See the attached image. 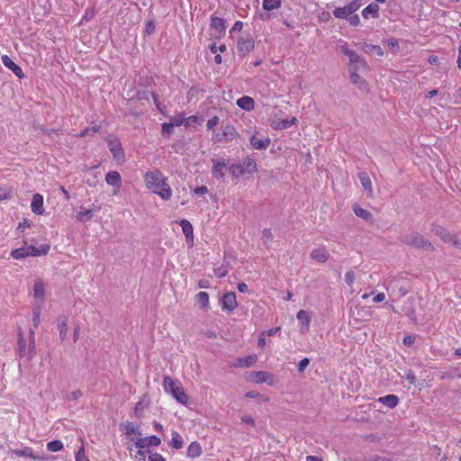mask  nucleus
Returning <instances> with one entry per match:
<instances>
[{
	"label": "nucleus",
	"instance_id": "nucleus-1",
	"mask_svg": "<svg viewBox=\"0 0 461 461\" xmlns=\"http://www.w3.org/2000/svg\"><path fill=\"white\" fill-rule=\"evenodd\" d=\"M146 186L154 194L159 195L164 201L172 196V189L167 183V177L158 169L148 171L144 176Z\"/></svg>",
	"mask_w": 461,
	"mask_h": 461
},
{
	"label": "nucleus",
	"instance_id": "nucleus-2",
	"mask_svg": "<svg viewBox=\"0 0 461 461\" xmlns=\"http://www.w3.org/2000/svg\"><path fill=\"white\" fill-rule=\"evenodd\" d=\"M401 240L408 246L422 249L427 251H433L435 249L434 246L429 240L415 230L402 234Z\"/></svg>",
	"mask_w": 461,
	"mask_h": 461
},
{
	"label": "nucleus",
	"instance_id": "nucleus-3",
	"mask_svg": "<svg viewBox=\"0 0 461 461\" xmlns=\"http://www.w3.org/2000/svg\"><path fill=\"white\" fill-rule=\"evenodd\" d=\"M50 250V246L42 244L40 247L33 245L27 246L26 244L19 249L11 251V257L14 259H22L27 257H39L46 255Z\"/></svg>",
	"mask_w": 461,
	"mask_h": 461
},
{
	"label": "nucleus",
	"instance_id": "nucleus-4",
	"mask_svg": "<svg viewBox=\"0 0 461 461\" xmlns=\"http://www.w3.org/2000/svg\"><path fill=\"white\" fill-rule=\"evenodd\" d=\"M339 51L349 59L348 70L364 72L367 70V63L356 51L348 49L347 45H339Z\"/></svg>",
	"mask_w": 461,
	"mask_h": 461
},
{
	"label": "nucleus",
	"instance_id": "nucleus-5",
	"mask_svg": "<svg viewBox=\"0 0 461 461\" xmlns=\"http://www.w3.org/2000/svg\"><path fill=\"white\" fill-rule=\"evenodd\" d=\"M164 389L167 393L172 394V396L182 404H186L188 396L185 393L182 384L179 382H176L170 376H165L164 378Z\"/></svg>",
	"mask_w": 461,
	"mask_h": 461
},
{
	"label": "nucleus",
	"instance_id": "nucleus-6",
	"mask_svg": "<svg viewBox=\"0 0 461 461\" xmlns=\"http://www.w3.org/2000/svg\"><path fill=\"white\" fill-rule=\"evenodd\" d=\"M361 6V3L359 0H354L348 5L343 7H338L333 10V15L336 18L339 19H347L350 14L355 13Z\"/></svg>",
	"mask_w": 461,
	"mask_h": 461
},
{
	"label": "nucleus",
	"instance_id": "nucleus-7",
	"mask_svg": "<svg viewBox=\"0 0 461 461\" xmlns=\"http://www.w3.org/2000/svg\"><path fill=\"white\" fill-rule=\"evenodd\" d=\"M108 148L113 155V158L117 161H123L125 158V152L122 146L121 141L118 139L108 140Z\"/></svg>",
	"mask_w": 461,
	"mask_h": 461
},
{
	"label": "nucleus",
	"instance_id": "nucleus-8",
	"mask_svg": "<svg viewBox=\"0 0 461 461\" xmlns=\"http://www.w3.org/2000/svg\"><path fill=\"white\" fill-rule=\"evenodd\" d=\"M212 175L216 179H223L225 176V172L229 169L228 165L225 163L224 159H212Z\"/></svg>",
	"mask_w": 461,
	"mask_h": 461
},
{
	"label": "nucleus",
	"instance_id": "nucleus-9",
	"mask_svg": "<svg viewBox=\"0 0 461 461\" xmlns=\"http://www.w3.org/2000/svg\"><path fill=\"white\" fill-rule=\"evenodd\" d=\"M254 40L250 36L240 37L238 41V52L240 56H245L254 49Z\"/></svg>",
	"mask_w": 461,
	"mask_h": 461
},
{
	"label": "nucleus",
	"instance_id": "nucleus-10",
	"mask_svg": "<svg viewBox=\"0 0 461 461\" xmlns=\"http://www.w3.org/2000/svg\"><path fill=\"white\" fill-rule=\"evenodd\" d=\"M274 375L265 371H252L249 374V380L256 384L267 383L271 384Z\"/></svg>",
	"mask_w": 461,
	"mask_h": 461
},
{
	"label": "nucleus",
	"instance_id": "nucleus-11",
	"mask_svg": "<svg viewBox=\"0 0 461 461\" xmlns=\"http://www.w3.org/2000/svg\"><path fill=\"white\" fill-rule=\"evenodd\" d=\"M8 454L11 458H13L14 456H17L29 457L33 460H42L43 459V457L41 456L40 455H35L33 453L32 448L30 447H25L23 449H10Z\"/></svg>",
	"mask_w": 461,
	"mask_h": 461
},
{
	"label": "nucleus",
	"instance_id": "nucleus-12",
	"mask_svg": "<svg viewBox=\"0 0 461 461\" xmlns=\"http://www.w3.org/2000/svg\"><path fill=\"white\" fill-rule=\"evenodd\" d=\"M238 306L236 294L234 292L226 293L221 298V309L226 311H233Z\"/></svg>",
	"mask_w": 461,
	"mask_h": 461
},
{
	"label": "nucleus",
	"instance_id": "nucleus-13",
	"mask_svg": "<svg viewBox=\"0 0 461 461\" xmlns=\"http://www.w3.org/2000/svg\"><path fill=\"white\" fill-rule=\"evenodd\" d=\"M160 443V438L153 435L146 438L138 437L137 440L135 441V446L138 448H146L149 446L158 447Z\"/></svg>",
	"mask_w": 461,
	"mask_h": 461
},
{
	"label": "nucleus",
	"instance_id": "nucleus-14",
	"mask_svg": "<svg viewBox=\"0 0 461 461\" xmlns=\"http://www.w3.org/2000/svg\"><path fill=\"white\" fill-rule=\"evenodd\" d=\"M2 62L10 70L13 71V73L19 78L24 77V73L23 72V69L20 66L15 64L11 58H9L7 55H4L2 57Z\"/></svg>",
	"mask_w": 461,
	"mask_h": 461
},
{
	"label": "nucleus",
	"instance_id": "nucleus-15",
	"mask_svg": "<svg viewBox=\"0 0 461 461\" xmlns=\"http://www.w3.org/2000/svg\"><path fill=\"white\" fill-rule=\"evenodd\" d=\"M310 257L312 260L324 263L329 259L330 254L324 247H320L313 249L311 251Z\"/></svg>",
	"mask_w": 461,
	"mask_h": 461
},
{
	"label": "nucleus",
	"instance_id": "nucleus-16",
	"mask_svg": "<svg viewBox=\"0 0 461 461\" xmlns=\"http://www.w3.org/2000/svg\"><path fill=\"white\" fill-rule=\"evenodd\" d=\"M211 28L217 33L218 36L225 34L226 26L223 19L212 15L211 16Z\"/></svg>",
	"mask_w": 461,
	"mask_h": 461
},
{
	"label": "nucleus",
	"instance_id": "nucleus-17",
	"mask_svg": "<svg viewBox=\"0 0 461 461\" xmlns=\"http://www.w3.org/2000/svg\"><path fill=\"white\" fill-rule=\"evenodd\" d=\"M431 231L438 236L444 242H450L453 240V234L438 224H432Z\"/></svg>",
	"mask_w": 461,
	"mask_h": 461
},
{
	"label": "nucleus",
	"instance_id": "nucleus-18",
	"mask_svg": "<svg viewBox=\"0 0 461 461\" xmlns=\"http://www.w3.org/2000/svg\"><path fill=\"white\" fill-rule=\"evenodd\" d=\"M32 211L38 215H41L44 212V207H43V196L40 194H35L32 196Z\"/></svg>",
	"mask_w": 461,
	"mask_h": 461
},
{
	"label": "nucleus",
	"instance_id": "nucleus-19",
	"mask_svg": "<svg viewBox=\"0 0 461 461\" xmlns=\"http://www.w3.org/2000/svg\"><path fill=\"white\" fill-rule=\"evenodd\" d=\"M237 105L242 110L250 112L255 107V101L252 97L244 95L237 100Z\"/></svg>",
	"mask_w": 461,
	"mask_h": 461
},
{
	"label": "nucleus",
	"instance_id": "nucleus-20",
	"mask_svg": "<svg viewBox=\"0 0 461 461\" xmlns=\"http://www.w3.org/2000/svg\"><path fill=\"white\" fill-rule=\"evenodd\" d=\"M359 71H349V78L350 81L358 86L361 90H366L367 89V83L366 81L360 77L358 74Z\"/></svg>",
	"mask_w": 461,
	"mask_h": 461
},
{
	"label": "nucleus",
	"instance_id": "nucleus-21",
	"mask_svg": "<svg viewBox=\"0 0 461 461\" xmlns=\"http://www.w3.org/2000/svg\"><path fill=\"white\" fill-rule=\"evenodd\" d=\"M256 355H249L243 357L237 358L234 366L239 367H249L252 366L256 363Z\"/></svg>",
	"mask_w": 461,
	"mask_h": 461
},
{
	"label": "nucleus",
	"instance_id": "nucleus-22",
	"mask_svg": "<svg viewBox=\"0 0 461 461\" xmlns=\"http://www.w3.org/2000/svg\"><path fill=\"white\" fill-rule=\"evenodd\" d=\"M377 402L393 409L399 403V398L395 394H387L385 396L379 397Z\"/></svg>",
	"mask_w": 461,
	"mask_h": 461
},
{
	"label": "nucleus",
	"instance_id": "nucleus-23",
	"mask_svg": "<svg viewBox=\"0 0 461 461\" xmlns=\"http://www.w3.org/2000/svg\"><path fill=\"white\" fill-rule=\"evenodd\" d=\"M105 181L108 185L116 186L118 189L121 186V176L117 171H109L105 176Z\"/></svg>",
	"mask_w": 461,
	"mask_h": 461
},
{
	"label": "nucleus",
	"instance_id": "nucleus-24",
	"mask_svg": "<svg viewBox=\"0 0 461 461\" xmlns=\"http://www.w3.org/2000/svg\"><path fill=\"white\" fill-rule=\"evenodd\" d=\"M249 142L256 149H266L270 144V140L268 138L258 139L256 136H252Z\"/></svg>",
	"mask_w": 461,
	"mask_h": 461
},
{
	"label": "nucleus",
	"instance_id": "nucleus-25",
	"mask_svg": "<svg viewBox=\"0 0 461 461\" xmlns=\"http://www.w3.org/2000/svg\"><path fill=\"white\" fill-rule=\"evenodd\" d=\"M359 180L365 191L369 196H372L373 189L370 176L366 172H363L359 174Z\"/></svg>",
	"mask_w": 461,
	"mask_h": 461
},
{
	"label": "nucleus",
	"instance_id": "nucleus-26",
	"mask_svg": "<svg viewBox=\"0 0 461 461\" xmlns=\"http://www.w3.org/2000/svg\"><path fill=\"white\" fill-rule=\"evenodd\" d=\"M68 318L67 316H62L58 319V328L59 331V338L63 341L67 338L68 334Z\"/></svg>",
	"mask_w": 461,
	"mask_h": 461
},
{
	"label": "nucleus",
	"instance_id": "nucleus-27",
	"mask_svg": "<svg viewBox=\"0 0 461 461\" xmlns=\"http://www.w3.org/2000/svg\"><path fill=\"white\" fill-rule=\"evenodd\" d=\"M202 454L201 445L197 441H193L187 447L186 456L189 458L198 457Z\"/></svg>",
	"mask_w": 461,
	"mask_h": 461
},
{
	"label": "nucleus",
	"instance_id": "nucleus-28",
	"mask_svg": "<svg viewBox=\"0 0 461 461\" xmlns=\"http://www.w3.org/2000/svg\"><path fill=\"white\" fill-rule=\"evenodd\" d=\"M17 345H18V353H19L20 357L28 356V352H27V348H26V340L23 337L22 329H19Z\"/></svg>",
	"mask_w": 461,
	"mask_h": 461
},
{
	"label": "nucleus",
	"instance_id": "nucleus-29",
	"mask_svg": "<svg viewBox=\"0 0 461 461\" xmlns=\"http://www.w3.org/2000/svg\"><path fill=\"white\" fill-rule=\"evenodd\" d=\"M229 170L233 178H239L240 176L247 174L245 166L242 163H234L229 167Z\"/></svg>",
	"mask_w": 461,
	"mask_h": 461
},
{
	"label": "nucleus",
	"instance_id": "nucleus-30",
	"mask_svg": "<svg viewBox=\"0 0 461 461\" xmlns=\"http://www.w3.org/2000/svg\"><path fill=\"white\" fill-rule=\"evenodd\" d=\"M353 211L357 217L362 218L366 221H373V214L369 211L360 207L358 204H355L353 206Z\"/></svg>",
	"mask_w": 461,
	"mask_h": 461
},
{
	"label": "nucleus",
	"instance_id": "nucleus-31",
	"mask_svg": "<svg viewBox=\"0 0 461 461\" xmlns=\"http://www.w3.org/2000/svg\"><path fill=\"white\" fill-rule=\"evenodd\" d=\"M379 6L377 4H370L366 7H365L362 11V15L365 18H368L371 14L373 17H378Z\"/></svg>",
	"mask_w": 461,
	"mask_h": 461
},
{
	"label": "nucleus",
	"instance_id": "nucleus-32",
	"mask_svg": "<svg viewBox=\"0 0 461 461\" xmlns=\"http://www.w3.org/2000/svg\"><path fill=\"white\" fill-rule=\"evenodd\" d=\"M34 297L37 299L43 300L45 295L44 284L41 280H38L34 284Z\"/></svg>",
	"mask_w": 461,
	"mask_h": 461
},
{
	"label": "nucleus",
	"instance_id": "nucleus-33",
	"mask_svg": "<svg viewBox=\"0 0 461 461\" xmlns=\"http://www.w3.org/2000/svg\"><path fill=\"white\" fill-rule=\"evenodd\" d=\"M242 165L245 166V170L247 174H252L258 171L257 162L254 158H247L243 161Z\"/></svg>",
	"mask_w": 461,
	"mask_h": 461
},
{
	"label": "nucleus",
	"instance_id": "nucleus-34",
	"mask_svg": "<svg viewBox=\"0 0 461 461\" xmlns=\"http://www.w3.org/2000/svg\"><path fill=\"white\" fill-rule=\"evenodd\" d=\"M125 434L127 436H130L131 434H134L136 435L137 437H140L141 435V432H140V426L139 425H136L135 423L133 422H127L125 424Z\"/></svg>",
	"mask_w": 461,
	"mask_h": 461
},
{
	"label": "nucleus",
	"instance_id": "nucleus-35",
	"mask_svg": "<svg viewBox=\"0 0 461 461\" xmlns=\"http://www.w3.org/2000/svg\"><path fill=\"white\" fill-rule=\"evenodd\" d=\"M296 318L299 321H301L303 324H304L307 328L310 326L311 323V315L310 313L305 310H300L297 314Z\"/></svg>",
	"mask_w": 461,
	"mask_h": 461
},
{
	"label": "nucleus",
	"instance_id": "nucleus-36",
	"mask_svg": "<svg viewBox=\"0 0 461 461\" xmlns=\"http://www.w3.org/2000/svg\"><path fill=\"white\" fill-rule=\"evenodd\" d=\"M179 224L182 227V231L186 239H189L190 237L193 238V226L191 222L187 220H182Z\"/></svg>",
	"mask_w": 461,
	"mask_h": 461
},
{
	"label": "nucleus",
	"instance_id": "nucleus-37",
	"mask_svg": "<svg viewBox=\"0 0 461 461\" xmlns=\"http://www.w3.org/2000/svg\"><path fill=\"white\" fill-rule=\"evenodd\" d=\"M93 218V211L81 208L80 211L77 212V219L79 221H87Z\"/></svg>",
	"mask_w": 461,
	"mask_h": 461
},
{
	"label": "nucleus",
	"instance_id": "nucleus-38",
	"mask_svg": "<svg viewBox=\"0 0 461 461\" xmlns=\"http://www.w3.org/2000/svg\"><path fill=\"white\" fill-rule=\"evenodd\" d=\"M183 439L182 437L179 435L177 431L172 432V440H171V447L175 449H180L183 447Z\"/></svg>",
	"mask_w": 461,
	"mask_h": 461
},
{
	"label": "nucleus",
	"instance_id": "nucleus-39",
	"mask_svg": "<svg viewBox=\"0 0 461 461\" xmlns=\"http://www.w3.org/2000/svg\"><path fill=\"white\" fill-rule=\"evenodd\" d=\"M263 8L267 11H272L280 7L281 0H263Z\"/></svg>",
	"mask_w": 461,
	"mask_h": 461
},
{
	"label": "nucleus",
	"instance_id": "nucleus-40",
	"mask_svg": "<svg viewBox=\"0 0 461 461\" xmlns=\"http://www.w3.org/2000/svg\"><path fill=\"white\" fill-rule=\"evenodd\" d=\"M196 302L202 305L203 308H206L209 305V294L206 292H199L195 295Z\"/></svg>",
	"mask_w": 461,
	"mask_h": 461
},
{
	"label": "nucleus",
	"instance_id": "nucleus-41",
	"mask_svg": "<svg viewBox=\"0 0 461 461\" xmlns=\"http://www.w3.org/2000/svg\"><path fill=\"white\" fill-rule=\"evenodd\" d=\"M221 136L224 137L225 140H231L237 136V131L231 126H226L222 132Z\"/></svg>",
	"mask_w": 461,
	"mask_h": 461
},
{
	"label": "nucleus",
	"instance_id": "nucleus-42",
	"mask_svg": "<svg viewBox=\"0 0 461 461\" xmlns=\"http://www.w3.org/2000/svg\"><path fill=\"white\" fill-rule=\"evenodd\" d=\"M63 447V443L59 439L51 440L47 443V449L50 452H58L61 450Z\"/></svg>",
	"mask_w": 461,
	"mask_h": 461
},
{
	"label": "nucleus",
	"instance_id": "nucleus-43",
	"mask_svg": "<svg viewBox=\"0 0 461 461\" xmlns=\"http://www.w3.org/2000/svg\"><path fill=\"white\" fill-rule=\"evenodd\" d=\"M186 121V118L184 114H176L170 118V122L173 123L174 126H180Z\"/></svg>",
	"mask_w": 461,
	"mask_h": 461
},
{
	"label": "nucleus",
	"instance_id": "nucleus-44",
	"mask_svg": "<svg viewBox=\"0 0 461 461\" xmlns=\"http://www.w3.org/2000/svg\"><path fill=\"white\" fill-rule=\"evenodd\" d=\"M174 125L171 122H164L162 124V135L169 137L173 132Z\"/></svg>",
	"mask_w": 461,
	"mask_h": 461
},
{
	"label": "nucleus",
	"instance_id": "nucleus-45",
	"mask_svg": "<svg viewBox=\"0 0 461 461\" xmlns=\"http://www.w3.org/2000/svg\"><path fill=\"white\" fill-rule=\"evenodd\" d=\"M41 318V308L36 307L32 310V323L33 327L37 328L40 324Z\"/></svg>",
	"mask_w": 461,
	"mask_h": 461
},
{
	"label": "nucleus",
	"instance_id": "nucleus-46",
	"mask_svg": "<svg viewBox=\"0 0 461 461\" xmlns=\"http://www.w3.org/2000/svg\"><path fill=\"white\" fill-rule=\"evenodd\" d=\"M366 51L367 52L373 51L375 55H377L379 57L384 55V51H383L382 48L378 45H373V44L366 45Z\"/></svg>",
	"mask_w": 461,
	"mask_h": 461
},
{
	"label": "nucleus",
	"instance_id": "nucleus-47",
	"mask_svg": "<svg viewBox=\"0 0 461 461\" xmlns=\"http://www.w3.org/2000/svg\"><path fill=\"white\" fill-rule=\"evenodd\" d=\"M274 236L271 229H265L262 232V240L264 244L267 245L268 242L272 241Z\"/></svg>",
	"mask_w": 461,
	"mask_h": 461
},
{
	"label": "nucleus",
	"instance_id": "nucleus-48",
	"mask_svg": "<svg viewBox=\"0 0 461 461\" xmlns=\"http://www.w3.org/2000/svg\"><path fill=\"white\" fill-rule=\"evenodd\" d=\"M147 452L149 453V461H166L165 457L157 452L153 453L149 449H147Z\"/></svg>",
	"mask_w": 461,
	"mask_h": 461
},
{
	"label": "nucleus",
	"instance_id": "nucleus-49",
	"mask_svg": "<svg viewBox=\"0 0 461 461\" xmlns=\"http://www.w3.org/2000/svg\"><path fill=\"white\" fill-rule=\"evenodd\" d=\"M35 348H36L35 339H29V346H28V349H27L29 358H32L35 356V354H36Z\"/></svg>",
	"mask_w": 461,
	"mask_h": 461
},
{
	"label": "nucleus",
	"instance_id": "nucleus-50",
	"mask_svg": "<svg viewBox=\"0 0 461 461\" xmlns=\"http://www.w3.org/2000/svg\"><path fill=\"white\" fill-rule=\"evenodd\" d=\"M151 96L153 98L154 104H156L157 109L161 113H164V109H166V106L163 105L159 101L158 97L156 94L151 93Z\"/></svg>",
	"mask_w": 461,
	"mask_h": 461
},
{
	"label": "nucleus",
	"instance_id": "nucleus-51",
	"mask_svg": "<svg viewBox=\"0 0 461 461\" xmlns=\"http://www.w3.org/2000/svg\"><path fill=\"white\" fill-rule=\"evenodd\" d=\"M309 364H310V359L308 357L303 358L298 363V371L301 373L303 372Z\"/></svg>",
	"mask_w": 461,
	"mask_h": 461
},
{
	"label": "nucleus",
	"instance_id": "nucleus-52",
	"mask_svg": "<svg viewBox=\"0 0 461 461\" xmlns=\"http://www.w3.org/2000/svg\"><path fill=\"white\" fill-rule=\"evenodd\" d=\"M219 121H220V119L218 116H213L207 121L206 127L209 130H211V129L214 128L216 125H218Z\"/></svg>",
	"mask_w": 461,
	"mask_h": 461
},
{
	"label": "nucleus",
	"instance_id": "nucleus-53",
	"mask_svg": "<svg viewBox=\"0 0 461 461\" xmlns=\"http://www.w3.org/2000/svg\"><path fill=\"white\" fill-rule=\"evenodd\" d=\"M345 281L348 285H352L355 281V273L353 271H348L345 274Z\"/></svg>",
	"mask_w": 461,
	"mask_h": 461
},
{
	"label": "nucleus",
	"instance_id": "nucleus-54",
	"mask_svg": "<svg viewBox=\"0 0 461 461\" xmlns=\"http://www.w3.org/2000/svg\"><path fill=\"white\" fill-rule=\"evenodd\" d=\"M210 50L212 53L216 54L217 51L224 52L226 50V46L224 44H221V46L217 47L215 43L212 44L210 46Z\"/></svg>",
	"mask_w": 461,
	"mask_h": 461
},
{
	"label": "nucleus",
	"instance_id": "nucleus-55",
	"mask_svg": "<svg viewBox=\"0 0 461 461\" xmlns=\"http://www.w3.org/2000/svg\"><path fill=\"white\" fill-rule=\"evenodd\" d=\"M352 26H357L360 23V18L357 14L347 18Z\"/></svg>",
	"mask_w": 461,
	"mask_h": 461
},
{
	"label": "nucleus",
	"instance_id": "nucleus-56",
	"mask_svg": "<svg viewBox=\"0 0 461 461\" xmlns=\"http://www.w3.org/2000/svg\"><path fill=\"white\" fill-rule=\"evenodd\" d=\"M156 26L153 21H149L146 23V32L148 34H152L155 32Z\"/></svg>",
	"mask_w": 461,
	"mask_h": 461
},
{
	"label": "nucleus",
	"instance_id": "nucleus-57",
	"mask_svg": "<svg viewBox=\"0 0 461 461\" xmlns=\"http://www.w3.org/2000/svg\"><path fill=\"white\" fill-rule=\"evenodd\" d=\"M194 193L198 195L205 194L208 193V188L205 185L197 186L194 189Z\"/></svg>",
	"mask_w": 461,
	"mask_h": 461
},
{
	"label": "nucleus",
	"instance_id": "nucleus-58",
	"mask_svg": "<svg viewBox=\"0 0 461 461\" xmlns=\"http://www.w3.org/2000/svg\"><path fill=\"white\" fill-rule=\"evenodd\" d=\"M388 47L392 50H398L399 49V42L398 40L395 38H391L388 40Z\"/></svg>",
	"mask_w": 461,
	"mask_h": 461
},
{
	"label": "nucleus",
	"instance_id": "nucleus-59",
	"mask_svg": "<svg viewBox=\"0 0 461 461\" xmlns=\"http://www.w3.org/2000/svg\"><path fill=\"white\" fill-rule=\"evenodd\" d=\"M405 379L409 381L411 384H415L416 383V376L411 370H409V372L406 374Z\"/></svg>",
	"mask_w": 461,
	"mask_h": 461
},
{
	"label": "nucleus",
	"instance_id": "nucleus-60",
	"mask_svg": "<svg viewBox=\"0 0 461 461\" xmlns=\"http://www.w3.org/2000/svg\"><path fill=\"white\" fill-rule=\"evenodd\" d=\"M144 448H140L136 453H135V459L137 460H144L145 459V456H146V453L147 450H143Z\"/></svg>",
	"mask_w": 461,
	"mask_h": 461
},
{
	"label": "nucleus",
	"instance_id": "nucleus-61",
	"mask_svg": "<svg viewBox=\"0 0 461 461\" xmlns=\"http://www.w3.org/2000/svg\"><path fill=\"white\" fill-rule=\"evenodd\" d=\"M76 461H87V459L85 456V450L84 448H80L77 454H76Z\"/></svg>",
	"mask_w": 461,
	"mask_h": 461
},
{
	"label": "nucleus",
	"instance_id": "nucleus-62",
	"mask_svg": "<svg viewBox=\"0 0 461 461\" xmlns=\"http://www.w3.org/2000/svg\"><path fill=\"white\" fill-rule=\"evenodd\" d=\"M241 420H242V422H244L251 427L255 426V420L250 416H243V417H241Z\"/></svg>",
	"mask_w": 461,
	"mask_h": 461
},
{
	"label": "nucleus",
	"instance_id": "nucleus-63",
	"mask_svg": "<svg viewBox=\"0 0 461 461\" xmlns=\"http://www.w3.org/2000/svg\"><path fill=\"white\" fill-rule=\"evenodd\" d=\"M296 122V119L295 118H293L291 121H287V120H284L282 122H281V128L282 129H286V128H289L290 126H292L293 124H294Z\"/></svg>",
	"mask_w": 461,
	"mask_h": 461
},
{
	"label": "nucleus",
	"instance_id": "nucleus-64",
	"mask_svg": "<svg viewBox=\"0 0 461 461\" xmlns=\"http://www.w3.org/2000/svg\"><path fill=\"white\" fill-rule=\"evenodd\" d=\"M414 340H415L414 337L405 336L403 338L402 343L407 347H411L414 343Z\"/></svg>",
	"mask_w": 461,
	"mask_h": 461
}]
</instances>
